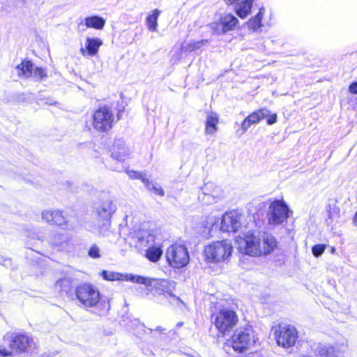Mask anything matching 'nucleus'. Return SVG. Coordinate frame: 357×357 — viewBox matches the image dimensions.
<instances>
[{"label":"nucleus","instance_id":"nucleus-35","mask_svg":"<svg viewBox=\"0 0 357 357\" xmlns=\"http://www.w3.org/2000/svg\"><path fill=\"white\" fill-rule=\"evenodd\" d=\"M88 255L91 258H99L100 257V249L96 245H93L90 247Z\"/></svg>","mask_w":357,"mask_h":357},{"label":"nucleus","instance_id":"nucleus-19","mask_svg":"<svg viewBox=\"0 0 357 357\" xmlns=\"http://www.w3.org/2000/svg\"><path fill=\"white\" fill-rule=\"evenodd\" d=\"M228 6H234L236 15L242 18H245L251 13L253 0H224Z\"/></svg>","mask_w":357,"mask_h":357},{"label":"nucleus","instance_id":"nucleus-20","mask_svg":"<svg viewBox=\"0 0 357 357\" xmlns=\"http://www.w3.org/2000/svg\"><path fill=\"white\" fill-rule=\"evenodd\" d=\"M111 156L117 160L123 161L130 155V149L126 146L125 141L121 139L114 140L112 148L110 150Z\"/></svg>","mask_w":357,"mask_h":357},{"label":"nucleus","instance_id":"nucleus-4","mask_svg":"<svg viewBox=\"0 0 357 357\" xmlns=\"http://www.w3.org/2000/svg\"><path fill=\"white\" fill-rule=\"evenodd\" d=\"M10 348L27 357H43L39 355V349L33 338L24 333H13L9 340Z\"/></svg>","mask_w":357,"mask_h":357},{"label":"nucleus","instance_id":"nucleus-5","mask_svg":"<svg viewBox=\"0 0 357 357\" xmlns=\"http://www.w3.org/2000/svg\"><path fill=\"white\" fill-rule=\"evenodd\" d=\"M256 340L252 327L248 325L245 327H238L233 334L230 342L233 349L241 354L250 349L255 344Z\"/></svg>","mask_w":357,"mask_h":357},{"label":"nucleus","instance_id":"nucleus-23","mask_svg":"<svg viewBox=\"0 0 357 357\" xmlns=\"http://www.w3.org/2000/svg\"><path fill=\"white\" fill-rule=\"evenodd\" d=\"M218 123V116L215 112H211L208 113L206 120L205 132L206 135H214L217 130Z\"/></svg>","mask_w":357,"mask_h":357},{"label":"nucleus","instance_id":"nucleus-1","mask_svg":"<svg viewBox=\"0 0 357 357\" xmlns=\"http://www.w3.org/2000/svg\"><path fill=\"white\" fill-rule=\"evenodd\" d=\"M239 249L250 256L267 255L277 247L275 238L265 232L255 235L248 234L244 237L238 236L237 240Z\"/></svg>","mask_w":357,"mask_h":357},{"label":"nucleus","instance_id":"nucleus-25","mask_svg":"<svg viewBox=\"0 0 357 357\" xmlns=\"http://www.w3.org/2000/svg\"><path fill=\"white\" fill-rule=\"evenodd\" d=\"M84 24L88 28L102 29L105 25V20L100 16L93 15L86 17L84 19Z\"/></svg>","mask_w":357,"mask_h":357},{"label":"nucleus","instance_id":"nucleus-22","mask_svg":"<svg viewBox=\"0 0 357 357\" xmlns=\"http://www.w3.org/2000/svg\"><path fill=\"white\" fill-rule=\"evenodd\" d=\"M102 41L98 38L87 37L85 42V47L81 48L80 52L83 56H93L97 54Z\"/></svg>","mask_w":357,"mask_h":357},{"label":"nucleus","instance_id":"nucleus-43","mask_svg":"<svg viewBox=\"0 0 357 357\" xmlns=\"http://www.w3.org/2000/svg\"><path fill=\"white\" fill-rule=\"evenodd\" d=\"M349 91L351 93L357 94V82H354L349 85Z\"/></svg>","mask_w":357,"mask_h":357},{"label":"nucleus","instance_id":"nucleus-36","mask_svg":"<svg viewBox=\"0 0 357 357\" xmlns=\"http://www.w3.org/2000/svg\"><path fill=\"white\" fill-rule=\"evenodd\" d=\"M128 176L133 179H141L143 183V178H146V175L142 172H136L133 170L127 171Z\"/></svg>","mask_w":357,"mask_h":357},{"label":"nucleus","instance_id":"nucleus-40","mask_svg":"<svg viewBox=\"0 0 357 357\" xmlns=\"http://www.w3.org/2000/svg\"><path fill=\"white\" fill-rule=\"evenodd\" d=\"M252 124L253 123L249 121L248 117L245 118L241 125V129L243 130V132H245Z\"/></svg>","mask_w":357,"mask_h":357},{"label":"nucleus","instance_id":"nucleus-37","mask_svg":"<svg viewBox=\"0 0 357 357\" xmlns=\"http://www.w3.org/2000/svg\"><path fill=\"white\" fill-rule=\"evenodd\" d=\"M248 24L249 28L254 31H257L263 26L261 22L255 20V18L254 17L248 21Z\"/></svg>","mask_w":357,"mask_h":357},{"label":"nucleus","instance_id":"nucleus-18","mask_svg":"<svg viewBox=\"0 0 357 357\" xmlns=\"http://www.w3.org/2000/svg\"><path fill=\"white\" fill-rule=\"evenodd\" d=\"M314 346L315 353H318V355L322 357H338L340 354L346 351L347 347L344 344L335 347L319 343L314 344Z\"/></svg>","mask_w":357,"mask_h":357},{"label":"nucleus","instance_id":"nucleus-11","mask_svg":"<svg viewBox=\"0 0 357 357\" xmlns=\"http://www.w3.org/2000/svg\"><path fill=\"white\" fill-rule=\"evenodd\" d=\"M76 297L85 307H93L100 301L99 291L89 284L78 287L76 289Z\"/></svg>","mask_w":357,"mask_h":357},{"label":"nucleus","instance_id":"nucleus-41","mask_svg":"<svg viewBox=\"0 0 357 357\" xmlns=\"http://www.w3.org/2000/svg\"><path fill=\"white\" fill-rule=\"evenodd\" d=\"M264 13H265L264 8L262 7V8H259L258 13L256 15V16L254 17V18H255V20H257V21H259L261 22V20H262Z\"/></svg>","mask_w":357,"mask_h":357},{"label":"nucleus","instance_id":"nucleus-3","mask_svg":"<svg viewBox=\"0 0 357 357\" xmlns=\"http://www.w3.org/2000/svg\"><path fill=\"white\" fill-rule=\"evenodd\" d=\"M232 252L231 242L227 239L212 242L205 246L204 250L206 260L213 263L227 261Z\"/></svg>","mask_w":357,"mask_h":357},{"label":"nucleus","instance_id":"nucleus-34","mask_svg":"<svg viewBox=\"0 0 357 357\" xmlns=\"http://www.w3.org/2000/svg\"><path fill=\"white\" fill-rule=\"evenodd\" d=\"M166 298L172 305L179 306L180 305L184 304L180 298L172 294V291Z\"/></svg>","mask_w":357,"mask_h":357},{"label":"nucleus","instance_id":"nucleus-49","mask_svg":"<svg viewBox=\"0 0 357 357\" xmlns=\"http://www.w3.org/2000/svg\"><path fill=\"white\" fill-rule=\"evenodd\" d=\"M183 325V322L181 321V322H178L177 323L176 327L177 329H178L180 327H181Z\"/></svg>","mask_w":357,"mask_h":357},{"label":"nucleus","instance_id":"nucleus-6","mask_svg":"<svg viewBox=\"0 0 357 357\" xmlns=\"http://www.w3.org/2000/svg\"><path fill=\"white\" fill-rule=\"evenodd\" d=\"M238 321L236 313L227 308L221 309L211 316V321L218 332L222 335L229 332L236 325Z\"/></svg>","mask_w":357,"mask_h":357},{"label":"nucleus","instance_id":"nucleus-12","mask_svg":"<svg viewBox=\"0 0 357 357\" xmlns=\"http://www.w3.org/2000/svg\"><path fill=\"white\" fill-rule=\"evenodd\" d=\"M238 20L231 14L221 16L217 22L211 24L213 33L217 35L224 34L234 30L238 25Z\"/></svg>","mask_w":357,"mask_h":357},{"label":"nucleus","instance_id":"nucleus-44","mask_svg":"<svg viewBox=\"0 0 357 357\" xmlns=\"http://www.w3.org/2000/svg\"><path fill=\"white\" fill-rule=\"evenodd\" d=\"M12 354V351H7L6 349L0 348V356H10Z\"/></svg>","mask_w":357,"mask_h":357},{"label":"nucleus","instance_id":"nucleus-32","mask_svg":"<svg viewBox=\"0 0 357 357\" xmlns=\"http://www.w3.org/2000/svg\"><path fill=\"white\" fill-rule=\"evenodd\" d=\"M327 207L328 208L327 209L328 219H333L338 216L340 213L339 208L335 206V205L332 206L331 204H329Z\"/></svg>","mask_w":357,"mask_h":357},{"label":"nucleus","instance_id":"nucleus-48","mask_svg":"<svg viewBox=\"0 0 357 357\" xmlns=\"http://www.w3.org/2000/svg\"><path fill=\"white\" fill-rule=\"evenodd\" d=\"M354 220V224L357 226V211H356V214H355V215L354 217V220Z\"/></svg>","mask_w":357,"mask_h":357},{"label":"nucleus","instance_id":"nucleus-47","mask_svg":"<svg viewBox=\"0 0 357 357\" xmlns=\"http://www.w3.org/2000/svg\"><path fill=\"white\" fill-rule=\"evenodd\" d=\"M208 221H210L211 224L213 225L215 223V218L214 217L208 218Z\"/></svg>","mask_w":357,"mask_h":357},{"label":"nucleus","instance_id":"nucleus-16","mask_svg":"<svg viewBox=\"0 0 357 357\" xmlns=\"http://www.w3.org/2000/svg\"><path fill=\"white\" fill-rule=\"evenodd\" d=\"M241 218L235 211L225 213L222 217L220 229L227 232L237 231L241 225Z\"/></svg>","mask_w":357,"mask_h":357},{"label":"nucleus","instance_id":"nucleus-31","mask_svg":"<svg viewBox=\"0 0 357 357\" xmlns=\"http://www.w3.org/2000/svg\"><path fill=\"white\" fill-rule=\"evenodd\" d=\"M207 43L208 40H201L188 44L185 48L187 51L192 52L199 49L202 45H204Z\"/></svg>","mask_w":357,"mask_h":357},{"label":"nucleus","instance_id":"nucleus-7","mask_svg":"<svg viewBox=\"0 0 357 357\" xmlns=\"http://www.w3.org/2000/svg\"><path fill=\"white\" fill-rule=\"evenodd\" d=\"M290 210L283 200L275 199L272 202L267 209V220L271 225H282L289 217Z\"/></svg>","mask_w":357,"mask_h":357},{"label":"nucleus","instance_id":"nucleus-45","mask_svg":"<svg viewBox=\"0 0 357 357\" xmlns=\"http://www.w3.org/2000/svg\"><path fill=\"white\" fill-rule=\"evenodd\" d=\"M151 333L153 335V331H160V333H164L166 331L165 328H162L161 326L157 327L155 330L150 329Z\"/></svg>","mask_w":357,"mask_h":357},{"label":"nucleus","instance_id":"nucleus-27","mask_svg":"<svg viewBox=\"0 0 357 357\" xmlns=\"http://www.w3.org/2000/svg\"><path fill=\"white\" fill-rule=\"evenodd\" d=\"M143 183L149 191H151L161 197L165 195L164 190L158 183L153 182V181H149L148 178H143Z\"/></svg>","mask_w":357,"mask_h":357},{"label":"nucleus","instance_id":"nucleus-30","mask_svg":"<svg viewBox=\"0 0 357 357\" xmlns=\"http://www.w3.org/2000/svg\"><path fill=\"white\" fill-rule=\"evenodd\" d=\"M68 237L64 234H56L54 235L51 241L54 245H60L65 242H67Z\"/></svg>","mask_w":357,"mask_h":357},{"label":"nucleus","instance_id":"nucleus-46","mask_svg":"<svg viewBox=\"0 0 357 357\" xmlns=\"http://www.w3.org/2000/svg\"><path fill=\"white\" fill-rule=\"evenodd\" d=\"M314 356H315L317 357H322V356H319L318 353H315V346L314 345ZM302 357H314V356L310 354H307V355H303Z\"/></svg>","mask_w":357,"mask_h":357},{"label":"nucleus","instance_id":"nucleus-15","mask_svg":"<svg viewBox=\"0 0 357 357\" xmlns=\"http://www.w3.org/2000/svg\"><path fill=\"white\" fill-rule=\"evenodd\" d=\"M143 282H138V284H143L149 290L152 291L155 289V292L159 294H162L167 297L172 291L173 287V282H170L165 280L149 279L142 277Z\"/></svg>","mask_w":357,"mask_h":357},{"label":"nucleus","instance_id":"nucleus-21","mask_svg":"<svg viewBox=\"0 0 357 357\" xmlns=\"http://www.w3.org/2000/svg\"><path fill=\"white\" fill-rule=\"evenodd\" d=\"M100 275L105 280L109 281L126 280L135 283L143 282L142 276L134 275L132 274L123 275L117 272L102 271Z\"/></svg>","mask_w":357,"mask_h":357},{"label":"nucleus","instance_id":"nucleus-8","mask_svg":"<svg viewBox=\"0 0 357 357\" xmlns=\"http://www.w3.org/2000/svg\"><path fill=\"white\" fill-rule=\"evenodd\" d=\"M166 258L169 264L174 268L185 266L190 260L188 248L179 244H173L167 249Z\"/></svg>","mask_w":357,"mask_h":357},{"label":"nucleus","instance_id":"nucleus-9","mask_svg":"<svg viewBox=\"0 0 357 357\" xmlns=\"http://www.w3.org/2000/svg\"><path fill=\"white\" fill-rule=\"evenodd\" d=\"M277 344L284 348L293 346L298 338L297 330L292 326L282 324L272 328Z\"/></svg>","mask_w":357,"mask_h":357},{"label":"nucleus","instance_id":"nucleus-17","mask_svg":"<svg viewBox=\"0 0 357 357\" xmlns=\"http://www.w3.org/2000/svg\"><path fill=\"white\" fill-rule=\"evenodd\" d=\"M42 218L47 223L59 227L66 226L68 222V217L64 215L63 211L58 209L43 211Z\"/></svg>","mask_w":357,"mask_h":357},{"label":"nucleus","instance_id":"nucleus-33","mask_svg":"<svg viewBox=\"0 0 357 357\" xmlns=\"http://www.w3.org/2000/svg\"><path fill=\"white\" fill-rule=\"evenodd\" d=\"M326 250V245L324 244L315 245L312 248V252L316 257H320Z\"/></svg>","mask_w":357,"mask_h":357},{"label":"nucleus","instance_id":"nucleus-2","mask_svg":"<svg viewBox=\"0 0 357 357\" xmlns=\"http://www.w3.org/2000/svg\"><path fill=\"white\" fill-rule=\"evenodd\" d=\"M116 211V206L109 196L102 197L94 203L93 213L99 222V231L102 235H107L110 228L111 218Z\"/></svg>","mask_w":357,"mask_h":357},{"label":"nucleus","instance_id":"nucleus-24","mask_svg":"<svg viewBox=\"0 0 357 357\" xmlns=\"http://www.w3.org/2000/svg\"><path fill=\"white\" fill-rule=\"evenodd\" d=\"M133 237L137 239L140 245H146L154 241V237L147 230L139 229L134 234Z\"/></svg>","mask_w":357,"mask_h":357},{"label":"nucleus","instance_id":"nucleus-50","mask_svg":"<svg viewBox=\"0 0 357 357\" xmlns=\"http://www.w3.org/2000/svg\"><path fill=\"white\" fill-rule=\"evenodd\" d=\"M250 357H264V356L259 355V354H256V355L252 356Z\"/></svg>","mask_w":357,"mask_h":357},{"label":"nucleus","instance_id":"nucleus-38","mask_svg":"<svg viewBox=\"0 0 357 357\" xmlns=\"http://www.w3.org/2000/svg\"><path fill=\"white\" fill-rule=\"evenodd\" d=\"M249 121H251L253 124L257 123L260 121V117L257 114V112H254L250 115L248 116Z\"/></svg>","mask_w":357,"mask_h":357},{"label":"nucleus","instance_id":"nucleus-14","mask_svg":"<svg viewBox=\"0 0 357 357\" xmlns=\"http://www.w3.org/2000/svg\"><path fill=\"white\" fill-rule=\"evenodd\" d=\"M222 197L220 189L213 183H206L200 190L198 199L203 204L216 203Z\"/></svg>","mask_w":357,"mask_h":357},{"label":"nucleus","instance_id":"nucleus-42","mask_svg":"<svg viewBox=\"0 0 357 357\" xmlns=\"http://www.w3.org/2000/svg\"><path fill=\"white\" fill-rule=\"evenodd\" d=\"M268 117V118L267 119V123L268 125H273V123H275L277 121V114H269V116Z\"/></svg>","mask_w":357,"mask_h":357},{"label":"nucleus","instance_id":"nucleus-29","mask_svg":"<svg viewBox=\"0 0 357 357\" xmlns=\"http://www.w3.org/2000/svg\"><path fill=\"white\" fill-rule=\"evenodd\" d=\"M162 250L159 248H149L146 251V257L151 261H158L162 255Z\"/></svg>","mask_w":357,"mask_h":357},{"label":"nucleus","instance_id":"nucleus-26","mask_svg":"<svg viewBox=\"0 0 357 357\" xmlns=\"http://www.w3.org/2000/svg\"><path fill=\"white\" fill-rule=\"evenodd\" d=\"M55 288L59 291L61 294H68L72 289L70 279L63 278L58 280L55 284Z\"/></svg>","mask_w":357,"mask_h":357},{"label":"nucleus","instance_id":"nucleus-39","mask_svg":"<svg viewBox=\"0 0 357 357\" xmlns=\"http://www.w3.org/2000/svg\"><path fill=\"white\" fill-rule=\"evenodd\" d=\"M270 113V111L266 108H263L257 111V114L259 115V117H260V120L268 117Z\"/></svg>","mask_w":357,"mask_h":357},{"label":"nucleus","instance_id":"nucleus-10","mask_svg":"<svg viewBox=\"0 0 357 357\" xmlns=\"http://www.w3.org/2000/svg\"><path fill=\"white\" fill-rule=\"evenodd\" d=\"M114 114L107 107H102L97 109L93 116V127L99 132H107L112 128Z\"/></svg>","mask_w":357,"mask_h":357},{"label":"nucleus","instance_id":"nucleus-28","mask_svg":"<svg viewBox=\"0 0 357 357\" xmlns=\"http://www.w3.org/2000/svg\"><path fill=\"white\" fill-rule=\"evenodd\" d=\"M160 12L158 9H155L153 10L152 15H150L146 18V23L149 29L154 31L156 30V27L158 26V18L159 17Z\"/></svg>","mask_w":357,"mask_h":357},{"label":"nucleus","instance_id":"nucleus-13","mask_svg":"<svg viewBox=\"0 0 357 357\" xmlns=\"http://www.w3.org/2000/svg\"><path fill=\"white\" fill-rule=\"evenodd\" d=\"M15 70L20 77H33L38 81L42 80L47 75L43 68L34 67L33 63L29 60H24L19 64Z\"/></svg>","mask_w":357,"mask_h":357}]
</instances>
